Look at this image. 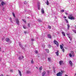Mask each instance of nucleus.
Listing matches in <instances>:
<instances>
[{
	"label": "nucleus",
	"mask_w": 76,
	"mask_h": 76,
	"mask_svg": "<svg viewBox=\"0 0 76 76\" xmlns=\"http://www.w3.org/2000/svg\"><path fill=\"white\" fill-rule=\"evenodd\" d=\"M22 58H24V56H20L18 58V59L20 60H22Z\"/></svg>",
	"instance_id": "20e7f679"
},
{
	"label": "nucleus",
	"mask_w": 76,
	"mask_h": 76,
	"mask_svg": "<svg viewBox=\"0 0 76 76\" xmlns=\"http://www.w3.org/2000/svg\"><path fill=\"white\" fill-rule=\"evenodd\" d=\"M42 66H40L39 67V70H42Z\"/></svg>",
	"instance_id": "5701e85b"
},
{
	"label": "nucleus",
	"mask_w": 76,
	"mask_h": 76,
	"mask_svg": "<svg viewBox=\"0 0 76 76\" xmlns=\"http://www.w3.org/2000/svg\"><path fill=\"white\" fill-rule=\"evenodd\" d=\"M73 31L74 32V33H75V34H76V30H73Z\"/></svg>",
	"instance_id": "2f4dec72"
},
{
	"label": "nucleus",
	"mask_w": 76,
	"mask_h": 76,
	"mask_svg": "<svg viewBox=\"0 0 76 76\" xmlns=\"http://www.w3.org/2000/svg\"><path fill=\"white\" fill-rule=\"evenodd\" d=\"M61 45H62V46H64V45H63V44H62Z\"/></svg>",
	"instance_id": "864d4df0"
},
{
	"label": "nucleus",
	"mask_w": 76,
	"mask_h": 76,
	"mask_svg": "<svg viewBox=\"0 0 76 76\" xmlns=\"http://www.w3.org/2000/svg\"><path fill=\"white\" fill-rule=\"evenodd\" d=\"M25 47H27V46H26V45H25Z\"/></svg>",
	"instance_id": "4d7b16f0"
},
{
	"label": "nucleus",
	"mask_w": 76,
	"mask_h": 76,
	"mask_svg": "<svg viewBox=\"0 0 76 76\" xmlns=\"http://www.w3.org/2000/svg\"><path fill=\"white\" fill-rule=\"evenodd\" d=\"M67 29H69V28H70V26L68 24L67 25Z\"/></svg>",
	"instance_id": "f3484780"
},
{
	"label": "nucleus",
	"mask_w": 76,
	"mask_h": 76,
	"mask_svg": "<svg viewBox=\"0 0 76 76\" xmlns=\"http://www.w3.org/2000/svg\"><path fill=\"white\" fill-rule=\"evenodd\" d=\"M46 74V72H45V71H43V72L42 73V75H45Z\"/></svg>",
	"instance_id": "2eb2a0df"
},
{
	"label": "nucleus",
	"mask_w": 76,
	"mask_h": 76,
	"mask_svg": "<svg viewBox=\"0 0 76 76\" xmlns=\"http://www.w3.org/2000/svg\"><path fill=\"white\" fill-rule=\"evenodd\" d=\"M69 43H70V42H69Z\"/></svg>",
	"instance_id": "0e129e2a"
},
{
	"label": "nucleus",
	"mask_w": 76,
	"mask_h": 76,
	"mask_svg": "<svg viewBox=\"0 0 76 76\" xmlns=\"http://www.w3.org/2000/svg\"><path fill=\"white\" fill-rule=\"evenodd\" d=\"M2 10L3 11H4V8H3V9H2Z\"/></svg>",
	"instance_id": "c03bdc74"
},
{
	"label": "nucleus",
	"mask_w": 76,
	"mask_h": 76,
	"mask_svg": "<svg viewBox=\"0 0 76 76\" xmlns=\"http://www.w3.org/2000/svg\"><path fill=\"white\" fill-rule=\"evenodd\" d=\"M71 53H72L73 55V57H74V56H75V55H74V52L73 51H72L71 52Z\"/></svg>",
	"instance_id": "b1692460"
},
{
	"label": "nucleus",
	"mask_w": 76,
	"mask_h": 76,
	"mask_svg": "<svg viewBox=\"0 0 76 76\" xmlns=\"http://www.w3.org/2000/svg\"><path fill=\"white\" fill-rule=\"evenodd\" d=\"M48 28H49V29H51V26H48Z\"/></svg>",
	"instance_id": "c9c22d12"
},
{
	"label": "nucleus",
	"mask_w": 76,
	"mask_h": 76,
	"mask_svg": "<svg viewBox=\"0 0 76 76\" xmlns=\"http://www.w3.org/2000/svg\"><path fill=\"white\" fill-rule=\"evenodd\" d=\"M42 76H45L44 75H42Z\"/></svg>",
	"instance_id": "13d9d810"
},
{
	"label": "nucleus",
	"mask_w": 76,
	"mask_h": 76,
	"mask_svg": "<svg viewBox=\"0 0 76 76\" xmlns=\"http://www.w3.org/2000/svg\"><path fill=\"white\" fill-rule=\"evenodd\" d=\"M1 49V47H0V49Z\"/></svg>",
	"instance_id": "e2e57ef3"
},
{
	"label": "nucleus",
	"mask_w": 76,
	"mask_h": 76,
	"mask_svg": "<svg viewBox=\"0 0 76 76\" xmlns=\"http://www.w3.org/2000/svg\"><path fill=\"white\" fill-rule=\"evenodd\" d=\"M34 41V39H31V41Z\"/></svg>",
	"instance_id": "37998d69"
},
{
	"label": "nucleus",
	"mask_w": 76,
	"mask_h": 76,
	"mask_svg": "<svg viewBox=\"0 0 76 76\" xmlns=\"http://www.w3.org/2000/svg\"><path fill=\"white\" fill-rule=\"evenodd\" d=\"M63 63V62L62 61H59V64L60 65H61V64Z\"/></svg>",
	"instance_id": "4468645a"
},
{
	"label": "nucleus",
	"mask_w": 76,
	"mask_h": 76,
	"mask_svg": "<svg viewBox=\"0 0 76 76\" xmlns=\"http://www.w3.org/2000/svg\"><path fill=\"white\" fill-rule=\"evenodd\" d=\"M69 56L70 57H72V55H71V53H70L69 54Z\"/></svg>",
	"instance_id": "7c9ffc66"
},
{
	"label": "nucleus",
	"mask_w": 76,
	"mask_h": 76,
	"mask_svg": "<svg viewBox=\"0 0 76 76\" xmlns=\"http://www.w3.org/2000/svg\"><path fill=\"white\" fill-rule=\"evenodd\" d=\"M0 76H4L3 74H1Z\"/></svg>",
	"instance_id": "09e8293b"
},
{
	"label": "nucleus",
	"mask_w": 76,
	"mask_h": 76,
	"mask_svg": "<svg viewBox=\"0 0 76 76\" xmlns=\"http://www.w3.org/2000/svg\"><path fill=\"white\" fill-rule=\"evenodd\" d=\"M22 20H23V22H25V23L26 22V21L25 19H22Z\"/></svg>",
	"instance_id": "72a5a7b5"
},
{
	"label": "nucleus",
	"mask_w": 76,
	"mask_h": 76,
	"mask_svg": "<svg viewBox=\"0 0 76 76\" xmlns=\"http://www.w3.org/2000/svg\"><path fill=\"white\" fill-rule=\"evenodd\" d=\"M49 68H50V67H49Z\"/></svg>",
	"instance_id": "774afa93"
},
{
	"label": "nucleus",
	"mask_w": 76,
	"mask_h": 76,
	"mask_svg": "<svg viewBox=\"0 0 76 76\" xmlns=\"http://www.w3.org/2000/svg\"><path fill=\"white\" fill-rule=\"evenodd\" d=\"M56 54V56H58V51L57 50V52H55Z\"/></svg>",
	"instance_id": "ddd939ff"
},
{
	"label": "nucleus",
	"mask_w": 76,
	"mask_h": 76,
	"mask_svg": "<svg viewBox=\"0 0 76 76\" xmlns=\"http://www.w3.org/2000/svg\"><path fill=\"white\" fill-rule=\"evenodd\" d=\"M37 21L39 22H42V20L41 19H38Z\"/></svg>",
	"instance_id": "dca6fc26"
},
{
	"label": "nucleus",
	"mask_w": 76,
	"mask_h": 76,
	"mask_svg": "<svg viewBox=\"0 0 76 76\" xmlns=\"http://www.w3.org/2000/svg\"><path fill=\"white\" fill-rule=\"evenodd\" d=\"M60 48L61 49H63V47L61 45H60Z\"/></svg>",
	"instance_id": "6ab92c4d"
},
{
	"label": "nucleus",
	"mask_w": 76,
	"mask_h": 76,
	"mask_svg": "<svg viewBox=\"0 0 76 76\" xmlns=\"http://www.w3.org/2000/svg\"><path fill=\"white\" fill-rule=\"evenodd\" d=\"M28 28H30V23H28Z\"/></svg>",
	"instance_id": "c85d7f7f"
},
{
	"label": "nucleus",
	"mask_w": 76,
	"mask_h": 76,
	"mask_svg": "<svg viewBox=\"0 0 76 76\" xmlns=\"http://www.w3.org/2000/svg\"><path fill=\"white\" fill-rule=\"evenodd\" d=\"M48 47H49V48H51V45H48Z\"/></svg>",
	"instance_id": "4c0bfd02"
},
{
	"label": "nucleus",
	"mask_w": 76,
	"mask_h": 76,
	"mask_svg": "<svg viewBox=\"0 0 76 76\" xmlns=\"http://www.w3.org/2000/svg\"><path fill=\"white\" fill-rule=\"evenodd\" d=\"M50 1H51V0H49Z\"/></svg>",
	"instance_id": "69168bd1"
},
{
	"label": "nucleus",
	"mask_w": 76,
	"mask_h": 76,
	"mask_svg": "<svg viewBox=\"0 0 76 76\" xmlns=\"http://www.w3.org/2000/svg\"><path fill=\"white\" fill-rule=\"evenodd\" d=\"M27 32H28L26 31H24V33H25V34H26V33H27Z\"/></svg>",
	"instance_id": "a19ab883"
},
{
	"label": "nucleus",
	"mask_w": 76,
	"mask_h": 76,
	"mask_svg": "<svg viewBox=\"0 0 76 76\" xmlns=\"http://www.w3.org/2000/svg\"><path fill=\"white\" fill-rule=\"evenodd\" d=\"M31 63H32V64H33V63H34V61H33V60H32L31 61Z\"/></svg>",
	"instance_id": "e433bc0d"
},
{
	"label": "nucleus",
	"mask_w": 76,
	"mask_h": 76,
	"mask_svg": "<svg viewBox=\"0 0 76 76\" xmlns=\"http://www.w3.org/2000/svg\"><path fill=\"white\" fill-rule=\"evenodd\" d=\"M64 18H65V19H66V17H64Z\"/></svg>",
	"instance_id": "5fc2aeb1"
},
{
	"label": "nucleus",
	"mask_w": 76,
	"mask_h": 76,
	"mask_svg": "<svg viewBox=\"0 0 76 76\" xmlns=\"http://www.w3.org/2000/svg\"><path fill=\"white\" fill-rule=\"evenodd\" d=\"M47 36L48 38H50L51 39L52 38L50 34H48Z\"/></svg>",
	"instance_id": "6e6552de"
},
{
	"label": "nucleus",
	"mask_w": 76,
	"mask_h": 76,
	"mask_svg": "<svg viewBox=\"0 0 76 76\" xmlns=\"http://www.w3.org/2000/svg\"><path fill=\"white\" fill-rule=\"evenodd\" d=\"M47 72H48V73L49 74V73H50V71H47Z\"/></svg>",
	"instance_id": "49530a36"
},
{
	"label": "nucleus",
	"mask_w": 76,
	"mask_h": 76,
	"mask_svg": "<svg viewBox=\"0 0 76 76\" xmlns=\"http://www.w3.org/2000/svg\"><path fill=\"white\" fill-rule=\"evenodd\" d=\"M18 73L20 76H22V73H21V71L19 70H18Z\"/></svg>",
	"instance_id": "9b49d317"
},
{
	"label": "nucleus",
	"mask_w": 76,
	"mask_h": 76,
	"mask_svg": "<svg viewBox=\"0 0 76 76\" xmlns=\"http://www.w3.org/2000/svg\"><path fill=\"white\" fill-rule=\"evenodd\" d=\"M30 72L29 71H27L26 72V73H27V74H29V73H30Z\"/></svg>",
	"instance_id": "cd10ccee"
},
{
	"label": "nucleus",
	"mask_w": 76,
	"mask_h": 76,
	"mask_svg": "<svg viewBox=\"0 0 76 76\" xmlns=\"http://www.w3.org/2000/svg\"><path fill=\"white\" fill-rule=\"evenodd\" d=\"M61 11L62 12H64V10H61Z\"/></svg>",
	"instance_id": "58836bf2"
},
{
	"label": "nucleus",
	"mask_w": 76,
	"mask_h": 76,
	"mask_svg": "<svg viewBox=\"0 0 76 76\" xmlns=\"http://www.w3.org/2000/svg\"><path fill=\"white\" fill-rule=\"evenodd\" d=\"M69 39H70V41H72V39H71V37H69Z\"/></svg>",
	"instance_id": "ea45409f"
},
{
	"label": "nucleus",
	"mask_w": 76,
	"mask_h": 76,
	"mask_svg": "<svg viewBox=\"0 0 76 76\" xmlns=\"http://www.w3.org/2000/svg\"><path fill=\"white\" fill-rule=\"evenodd\" d=\"M54 42L55 44H56L57 45V47H58V42L57 41L54 40Z\"/></svg>",
	"instance_id": "f03ea898"
},
{
	"label": "nucleus",
	"mask_w": 76,
	"mask_h": 76,
	"mask_svg": "<svg viewBox=\"0 0 76 76\" xmlns=\"http://www.w3.org/2000/svg\"><path fill=\"white\" fill-rule=\"evenodd\" d=\"M41 12L42 13H43V14L44 13H45L44 10L43 9H42Z\"/></svg>",
	"instance_id": "a211bd4d"
},
{
	"label": "nucleus",
	"mask_w": 76,
	"mask_h": 76,
	"mask_svg": "<svg viewBox=\"0 0 76 76\" xmlns=\"http://www.w3.org/2000/svg\"><path fill=\"white\" fill-rule=\"evenodd\" d=\"M48 60L49 61H51V58H48Z\"/></svg>",
	"instance_id": "393cba45"
},
{
	"label": "nucleus",
	"mask_w": 76,
	"mask_h": 76,
	"mask_svg": "<svg viewBox=\"0 0 76 76\" xmlns=\"http://www.w3.org/2000/svg\"><path fill=\"white\" fill-rule=\"evenodd\" d=\"M36 54H38V51L37 50H35V51Z\"/></svg>",
	"instance_id": "c756f323"
},
{
	"label": "nucleus",
	"mask_w": 76,
	"mask_h": 76,
	"mask_svg": "<svg viewBox=\"0 0 76 76\" xmlns=\"http://www.w3.org/2000/svg\"><path fill=\"white\" fill-rule=\"evenodd\" d=\"M65 14H66V15H68V13H67L66 12H65Z\"/></svg>",
	"instance_id": "3c124183"
},
{
	"label": "nucleus",
	"mask_w": 76,
	"mask_h": 76,
	"mask_svg": "<svg viewBox=\"0 0 76 76\" xmlns=\"http://www.w3.org/2000/svg\"><path fill=\"white\" fill-rule=\"evenodd\" d=\"M12 14L13 15V16H14V18H15L16 17V16H15V14L13 12L12 13Z\"/></svg>",
	"instance_id": "bb28decb"
},
{
	"label": "nucleus",
	"mask_w": 76,
	"mask_h": 76,
	"mask_svg": "<svg viewBox=\"0 0 76 76\" xmlns=\"http://www.w3.org/2000/svg\"><path fill=\"white\" fill-rule=\"evenodd\" d=\"M40 6H40V2L38 1L37 7H38V10H39L40 9Z\"/></svg>",
	"instance_id": "7ed1b4c3"
},
{
	"label": "nucleus",
	"mask_w": 76,
	"mask_h": 76,
	"mask_svg": "<svg viewBox=\"0 0 76 76\" xmlns=\"http://www.w3.org/2000/svg\"><path fill=\"white\" fill-rule=\"evenodd\" d=\"M10 21L11 22V23H12V20H10Z\"/></svg>",
	"instance_id": "de8ad7c7"
},
{
	"label": "nucleus",
	"mask_w": 76,
	"mask_h": 76,
	"mask_svg": "<svg viewBox=\"0 0 76 76\" xmlns=\"http://www.w3.org/2000/svg\"><path fill=\"white\" fill-rule=\"evenodd\" d=\"M19 45L21 47L22 49H23V50H25V48L23 47V46H22V44H21L20 42H19Z\"/></svg>",
	"instance_id": "39448f33"
},
{
	"label": "nucleus",
	"mask_w": 76,
	"mask_h": 76,
	"mask_svg": "<svg viewBox=\"0 0 76 76\" xmlns=\"http://www.w3.org/2000/svg\"><path fill=\"white\" fill-rule=\"evenodd\" d=\"M2 40H3L4 39V38H2Z\"/></svg>",
	"instance_id": "6e6d98bb"
},
{
	"label": "nucleus",
	"mask_w": 76,
	"mask_h": 76,
	"mask_svg": "<svg viewBox=\"0 0 76 76\" xmlns=\"http://www.w3.org/2000/svg\"><path fill=\"white\" fill-rule=\"evenodd\" d=\"M16 22H17V24L18 25H19V20L17 19H16Z\"/></svg>",
	"instance_id": "0eeeda50"
},
{
	"label": "nucleus",
	"mask_w": 76,
	"mask_h": 76,
	"mask_svg": "<svg viewBox=\"0 0 76 76\" xmlns=\"http://www.w3.org/2000/svg\"><path fill=\"white\" fill-rule=\"evenodd\" d=\"M1 60H0V61H1Z\"/></svg>",
	"instance_id": "338daca9"
},
{
	"label": "nucleus",
	"mask_w": 76,
	"mask_h": 76,
	"mask_svg": "<svg viewBox=\"0 0 76 76\" xmlns=\"http://www.w3.org/2000/svg\"><path fill=\"white\" fill-rule=\"evenodd\" d=\"M62 73L61 72H59L56 74L57 76H61Z\"/></svg>",
	"instance_id": "423d86ee"
},
{
	"label": "nucleus",
	"mask_w": 76,
	"mask_h": 76,
	"mask_svg": "<svg viewBox=\"0 0 76 76\" xmlns=\"http://www.w3.org/2000/svg\"><path fill=\"white\" fill-rule=\"evenodd\" d=\"M61 73H64V71H61Z\"/></svg>",
	"instance_id": "8fccbe9b"
},
{
	"label": "nucleus",
	"mask_w": 76,
	"mask_h": 76,
	"mask_svg": "<svg viewBox=\"0 0 76 76\" xmlns=\"http://www.w3.org/2000/svg\"><path fill=\"white\" fill-rule=\"evenodd\" d=\"M5 41L6 42H9L10 41V39L9 38H7L6 39Z\"/></svg>",
	"instance_id": "9d476101"
},
{
	"label": "nucleus",
	"mask_w": 76,
	"mask_h": 76,
	"mask_svg": "<svg viewBox=\"0 0 76 76\" xmlns=\"http://www.w3.org/2000/svg\"><path fill=\"white\" fill-rule=\"evenodd\" d=\"M10 20H12V18H10Z\"/></svg>",
	"instance_id": "603ef678"
},
{
	"label": "nucleus",
	"mask_w": 76,
	"mask_h": 76,
	"mask_svg": "<svg viewBox=\"0 0 76 76\" xmlns=\"http://www.w3.org/2000/svg\"><path fill=\"white\" fill-rule=\"evenodd\" d=\"M65 20H66V23H68V20H67L65 19Z\"/></svg>",
	"instance_id": "f704fd0d"
},
{
	"label": "nucleus",
	"mask_w": 76,
	"mask_h": 76,
	"mask_svg": "<svg viewBox=\"0 0 76 76\" xmlns=\"http://www.w3.org/2000/svg\"><path fill=\"white\" fill-rule=\"evenodd\" d=\"M10 72H13V70H11Z\"/></svg>",
	"instance_id": "a18cd8bd"
},
{
	"label": "nucleus",
	"mask_w": 76,
	"mask_h": 76,
	"mask_svg": "<svg viewBox=\"0 0 76 76\" xmlns=\"http://www.w3.org/2000/svg\"><path fill=\"white\" fill-rule=\"evenodd\" d=\"M45 51H46L47 53H50V51H49V50L48 49H45Z\"/></svg>",
	"instance_id": "f8f14e48"
},
{
	"label": "nucleus",
	"mask_w": 76,
	"mask_h": 76,
	"mask_svg": "<svg viewBox=\"0 0 76 76\" xmlns=\"http://www.w3.org/2000/svg\"><path fill=\"white\" fill-rule=\"evenodd\" d=\"M47 3L46 4H47V5H49V2H48V0H47Z\"/></svg>",
	"instance_id": "4be33fe9"
},
{
	"label": "nucleus",
	"mask_w": 76,
	"mask_h": 76,
	"mask_svg": "<svg viewBox=\"0 0 76 76\" xmlns=\"http://www.w3.org/2000/svg\"><path fill=\"white\" fill-rule=\"evenodd\" d=\"M69 63L70 65L71 66H73V63H72V62L71 61H69Z\"/></svg>",
	"instance_id": "1a4fd4ad"
},
{
	"label": "nucleus",
	"mask_w": 76,
	"mask_h": 76,
	"mask_svg": "<svg viewBox=\"0 0 76 76\" xmlns=\"http://www.w3.org/2000/svg\"><path fill=\"white\" fill-rule=\"evenodd\" d=\"M36 68H37V69H38V67H36Z\"/></svg>",
	"instance_id": "052dcab7"
},
{
	"label": "nucleus",
	"mask_w": 76,
	"mask_h": 76,
	"mask_svg": "<svg viewBox=\"0 0 76 76\" xmlns=\"http://www.w3.org/2000/svg\"><path fill=\"white\" fill-rule=\"evenodd\" d=\"M61 50H62V51L63 52V53H64V49L63 48L61 49Z\"/></svg>",
	"instance_id": "a878e982"
},
{
	"label": "nucleus",
	"mask_w": 76,
	"mask_h": 76,
	"mask_svg": "<svg viewBox=\"0 0 76 76\" xmlns=\"http://www.w3.org/2000/svg\"><path fill=\"white\" fill-rule=\"evenodd\" d=\"M24 4H27V2H26V1H25Z\"/></svg>",
	"instance_id": "473e14b6"
},
{
	"label": "nucleus",
	"mask_w": 76,
	"mask_h": 76,
	"mask_svg": "<svg viewBox=\"0 0 76 76\" xmlns=\"http://www.w3.org/2000/svg\"><path fill=\"white\" fill-rule=\"evenodd\" d=\"M2 1L1 0H0V1Z\"/></svg>",
	"instance_id": "bf43d9fd"
},
{
	"label": "nucleus",
	"mask_w": 76,
	"mask_h": 76,
	"mask_svg": "<svg viewBox=\"0 0 76 76\" xmlns=\"http://www.w3.org/2000/svg\"><path fill=\"white\" fill-rule=\"evenodd\" d=\"M69 19L71 20H74L75 19V17H73L72 15H69L68 16Z\"/></svg>",
	"instance_id": "f257e3e1"
},
{
	"label": "nucleus",
	"mask_w": 76,
	"mask_h": 76,
	"mask_svg": "<svg viewBox=\"0 0 76 76\" xmlns=\"http://www.w3.org/2000/svg\"><path fill=\"white\" fill-rule=\"evenodd\" d=\"M4 1H2L1 3V4L2 6H3L4 5Z\"/></svg>",
	"instance_id": "412c9836"
},
{
	"label": "nucleus",
	"mask_w": 76,
	"mask_h": 76,
	"mask_svg": "<svg viewBox=\"0 0 76 76\" xmlns=\"http://www.w3.org/2000/svg\"><path fill=\"white\" fill-rule=\"evenodd\" d=\"M75 29L76 30V27H75Z\"/></svg>",
	"instance_id": "680f3d73"
},
{
	"label": "nucleus",
	"mask_w": 76,
	"mask_h": 76,
	"mask_svg": "<svg viewBox=\"0 0 76 76\" xmlns=\"http://www.w3.org/2000/svg\"><path fill=\"white\" fill-rule=\"evenodd\" d=\"M62 34L63 35H64V36H65V33H64V31H62Z\"/></svg>",
	"instance_id": "aec40b11"
},
{
	"label": "nucleus",
	"mask_w": 76,
	"mask_h": 76,
	"mask_svg": "<svg viewBox=\"0 0 76 76\" xmlns=\"http://www.w3.org/2000/svg\"><path fill=\"white\" fill-rule=\"evenodd\" d=\"M23 28L24 29H26V27L24 26H23Z\"/></svg>",
	"instance_id": "79ce46f5"
}]
</instances>
